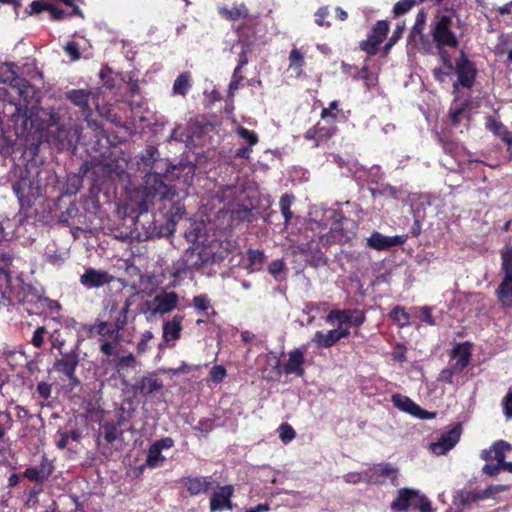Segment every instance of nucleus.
Returning a JSON list of instances; mask_svg holds the SVG:
<instances>
[{
	"label": "nucleus",
	"instance_id": "bf43d9fd",
	"mask_svg": "<svg viewBox=\"0 0 512 512\" xmlns=\"http://www.w3.org/2000/svg\"><path fill=\"white\" fill-rule=\"evenodd\" d=\"M240 73H241L240 67H236L234 69L232 79L229 83V88H228L229 96H233L234 92L238 89L239 84L243 79V77Z\"/></svg>",
	"mask_w": 512,
	"mask_h": 512
},
{
	"label": "nucleus",
	"instance_id": "774afa93",
	"mask_svg": "<svg viewBox=\"0 0 512 512\" xmlns=\"http://www.w3.org/2000/svg\"><path fill=\"white\" fill-rule=\"evenodd\" d=\"M415 508H418L421 512H432L430 501L421 494L415 504Z\"/></svg>",
	"mask_w": 512,
	"mask_h": 512
},
{
	"label": "nucleus",
	"instance_id": "8fccbe9b",
	"mask_svg": "<svg viewBox=\"0 0 512 512\" xmlns=\"http://www.w3.org/2000/svg\"><path fill=\"white\" fill-rule=\"evenodd\" d=\"M509 488H510L509 485H492V486L487 487L484 490H480V492H481L482 499L484 500V499L492 498L493 496H495L496 494H498L500 492L507 491Z\"/></svg>",
	"mask_w": 512,
	"mask_h": 512
},
{
	"label": "nucleus",
	"instance_id": "f3484780",
	"mask_svg": "<svg viewBox=\"0 0 512 512\" xmlns=\"http://www.w3.org/2000/svg\"><path fill=\"white\" fill-rule=\"evenodd\" d=\"M405 240V237L401 235L385 236L379 232L374 231L367 239V245L372 249L382 251L390 249L394 246L402 245Z\"/></svg>",
	"mask_w": 512,
	"mask_h": 512
},
{
	"label": "nucleus",
	"instance_id": "603ef678",
	"mask_svg": "<svg viewBox=\"0 0 512 512\" xmlns=\"http://www.w3.org/2000/svg\"><path fill=\"white\" fill-rule=\"evenodd\" d=\"M333 161L340 167V168H346L347 172H343L345 175L354 174L357 172V165L354 162L351 161H344L342 157L339 155L333 156Z\"/></svg>",
	"mask_w": 512,
	"mask_h": 512
},
{
	"label": "nucleus",
	"instance_id": "13d9d810",
	"mask_svg": "<svg viewBox=\"0 0 512 512\" xmlns=\"http://www.w3.org/2000/svg\"><path fill=\"white\" fill-rule=\"evenodd\" d=\"M158 156V150L153 146H149L146 148L145 154L142 156L141 159L144 165L151 166L157 160Z\"/></svg>",
	"mask_w": 512,
	"mask_h": 512
},
{
	"label": "nucleus",
	"instance_id": "72a5a7b5",
	"mask_svg": "<svg viewBox=\"0 0 512 512\" xmlns=\"http://www.w3.org/2000/svg\"><path fill=\"white\" fill-rule=\"evenodd\" d=\"M265 261V254L261 250H249L248 251V264L247 268L251 272H256L262 269Z\"/></svg>",
	"mask_w": 512,
	"mask_h": 512
},
{
	"label": "nucleus",
	"instance_id": "79ce46f5",
	"mask_svg": "<svg viewBox=\"0 0 512 512\" xmlns=\"http://www.w3.org/2000/svg\"><path fill=\"white\" fill-rule=\"evenodd\" d=\"M359 78H362L365 82V85L368 89H371L376 86L378 82V74L376 71H369L368 65L365 64L360 73Z\"/></svg>",
	"mask_w": 512,
	"mask_h": 512
},
{
	"label": "nucleus",
	"instance_id": "b1692460",
	"mask_svg": "<svg viewBox=\"0 0 512 512\" xmlns=\"http://www.w3.org/2000/svg\"><path fill=\"white\" fill-rule=\"evenodd\" d=\"M496 296L503 308H512V278L503 277L496 289Z\"/></svg>",
	"mask_w": 512,
	"mask_h": 512
},
{
	"label": "nucleus",
	"instance_id": "e2e57ef3",
	"mask_svg": "<svg viewBox=\"0 0 512 512\" xmlns=\"http://www.w3.org/2000/svg\"><path fill=\"white\" fill-rule=\"evenodd\" d=\"M379 44L376 43L373 39H371L369 36L366 40H363L360 42V48L365 51L369 55H374L378 51Z\"/></svg>",
	"mask_w": 512,
	"mask_h": 512
},
{
	"label": "nucleus",
	"instance_id": "a18cd8bd",
	"mask_svg": "<svg viewBox=\"0 0 512 512\" xmlns=\"http://www.w3.org/2000/svg\"><path fill=\"white\" fill-rule=\"evenodd\" d=\"M130 306H131V302L129 300H126L124 306L121 308V310L119 312V315L117 316V318L114 321L113 326L115 327V329L118 332L123 330L125 328V326L127 325V314L130 309Z\"/></svg>",
	"mask_w": 512,
	"mask_h": 512
},
{
	"label": "nucleus",
	"instance_id": "39448f33",
	"mask_svg": "<svg viewBox=\"0 0 512 512\" xmlns=\"http://www.w3.org/2000/svg\"><path fill=\"white\" fill-rule=\"evenodd\" d=\"M454 72L457 75V81L453 84L454 93L458 91L459 87L471 89L474 86L477 68L463 50L460 51L455 61Z\"/></svg>",
	"mask_w": 512,
	"mask_h": 512
},
{
	"label": "nucleus",
	"instance_id": "cd10ccee",
	"mask_svg": "<svg viewBox=\"0 0 512 512\" xmlns=\"http://www.w3.org/2000/svg\"><path fill=\"white\" fill-rule=\"evenodd\" d=\"M483 500L480 490H459L454 496V505L465 507L471 503Z\"/></svg>",
	"mask_w": 512,
	"mask_h": 512
},
{
	"label": "nucleus",
	"instance_id": "6e6d98bb",
	"mask_svg": "<svg viewBox=\"0 0 512 512\" xmlns=\"http://www.w3.org/2000/svg\"><path fill=\"white\" fill-rule=\"evenodd\" d=\"M415 3V0H400L394 5L393 12L396 16L402 15L409 11Z\"/></svg>",
	"mask_w": 512,
	"mask_h": 512
},
{
	"label": "nucleus",
	"instance_id": "4be33fe9",
	"mask_svg": "<svg viewBox=\"0 0 512 512\" xmlns=\"http://www.w3.org/2000/svg\"><path fill=\"white\" fill-rule=\"evenodd\" d=\"M183 320L184 316L177 314L163 324V339L166 342L176 341L180 338Z\"/></svg>",
	"mask_w": 512,
	"mask_h": 512
},
{
	"label": "nucleus",
	"instance_id": "c756f323",
	"mask_svg": "<svg viewBox=\"0 0 512 512\" xmlns=\"http://www.w3.org/2000/svg\"><path fill=\"white\" fill-rule=\"evenodd\" d=\"M439 61L442 63V67L434 68L432 73L436 81L443 83L453 74L454 64L451 56H448V63L443 58H439Z\"/></svg>",
	"mask_w": 512,
	"mask_h": 512
},
{
	"label": "nucleus",
	"instance_id": "a878e982",
	"mask_svg": "<svg viewBox=\"0 0 512 512\" xmlns=\"http://www.w3.org/2000/svg\"><path fill=\"white\" fill-rule=\"evenodd\" d=\"M234 489L231 485H225L214 492L210 499V510L212 512L223 509V504L233 495Z\"/></svg>",
	"mask_w": 512,
	"mask_h": 512
},
{
	"label": "nucleus",
	"instance_id": "7ed1b4c3",
	"mask_svg": "<svg viewBox=\"0 0 512 512\" xmlns=\"http://www.w3.org/2000/svg\"><path fill=\"white\" fill-rule=\"evenodd\" d=\"M221 257L216 253L213 245L199 246L189 248L185 251L181 259L175 264L173 276L177 278H186L193 271L199 270L204 266L214 264L220 261Z\"/></svg>",
	"mask_w": 512,
	"mask_h": 512
},
{
	"label": "nucleus",
	"instance_id": "423d86ee",
	"mask_svg": "<svg viewBox=\"0 0 512 512\" xmlns=\"http://www.w3.org/2000/svg\"><path fill=\"white\" fill-rule=\"evenodd\" d=\"M79 364L77 347L67 353H62L61 358L54 363V370L63 374L69 381L70 391L80 386V380L76 376V368Z\"/></svg>",
	"mask_w": 512,
	"mask_h": 512
},
{
	"label": "nucleus",
	"instance_id": "6e6552de",
	"mask_svg": "<svg viewBox=\"0 0 512 512\" xmlns=\"http://www.w3.org/2000/svg\"><path fill=\"white\" fill-rule=\"evenodd\" d=\"M325 321L330 325H346L360 327L366 321V315L360 309H333L325 317Z\"/></svg>",
	"mask_w": 512,
	"mask_h": 512
},
{
	"label": "nucleus",
	"instance_id": "f704fd0d",
	"mask_svg": "<svg viewBox=\"0 0 512 512\" xmlns=\"http://www.w3.org/2000/svg\"><path fill=\"white\" fill-rule=\"evenodd\" d=\"M103 436L107 443L112 444L115 440L122 436V430L119 423L105 422L102 426Z\"/></svg>",
	"mask_w": 512,
	"mask_h": 512
},
{
	"label": "nucleus",
	"instance_id": "7c9ffc66",
	"mask_svg": "<svg viewBox=\"0 0 512 512\" xmlns=\"http://www.w3.org/2000/svg\"><path fill=\"white\" fill-rule=\"evenodd\" d=\"M165 460L166 457L162 454V451L157 446L151 444L148 449L145 466L151 469L158 468L164 464Z\"/></svg>",
	"mask_w": 512,
	"mask_h": 512
},
{
	"label": "nucleus",
	"instance_id": "ddd939ff",
	"mask_svg": "<svg viewBox=\"0 0 512 512\" xmlns=\"http://www.w3.org/2000/svg\"><path fill=\"white\" fill-rule=\"evenodd\" d=\"M164 387L162 379L155 374H148L135 380L132 390L135 394L148 397L159 392Z\"/></svg>",
	"mask_w": 512,
	"mask_h": 512
},
{
	"label": "nucleus",
	"instance_id": "9b49d317",
	"mask_svg": "<svg viewBox=\"0 0 512 512\" xmlns=\"http://www.w3.org/2000/svg\"><path fill=\"white\" fill-rule=\"evenodd\" d=\"M398 468L391 463H380L366 469L368 483L381 484L385 479H391L392 484L396 485Z\"/></svg>",
	"mask_w": 512,
	"mask_h": 512
},
{
	"label": "nucleus",
	"instance_id": "f03ea898",
	"mask_svg": "<svg viewBox=\"0 0 512 512\" xmlns=\"http://www.w3.org/2000/svg\"><path fill=\"white\" fill-rule=\"evenodd\" d=\"M454 22L449 15H437L430 24V43L433 47V54L443 58L447 63L450 49L459 46V38L453 31Z\"/></svg>",
	"mask_w": 512,
	"mask_h": 512
},
{
	"label": "nucleus",
	"instance_id": "0eeeda50",
	"mask_svg": "<svg viewBox=\"0 0 512 512\" xmlns=\"http://www.w3.org/2000/svg\"><path fill=\"white\" fill-rule=\"evenodd\" d=\"M178 302L179 296L177 293L162 291L151 301L145 303V313H147L149 317L170 313L177 307Z\"/></svg>",
	"mask_w": 512,
	"mask_h": 512
},
{
	"label": "nucleus",
	"instance_id": "c9c22d12",
	"mask_svg": "<svg viewBox=\"0 0 512 512\" xmlns=\"http://www.w3.org/2000/svg\"><path fill=\"white\" fill-rule=\"evenodd\" d=\"M304 64L303 53L299 49L293 48L289 54V67L295 70L298 76H301L304 74Z\"/></svg>",
	"mask_w": 512,
	"mask_h": 512
},
{
	"label": "nucleus",
	"instance_id": "2f4dec72",
	"mask_svg": "<svg viewBox=\"0 0 512 512\" xmlns=\"http://www.w3.org/2000/svg\"><path fill=\"white\" fill-rule=\"evenodd\" d=\"M501 270L505 278H512V246L507 245L500 251Z\"/></svg>",
	"mask_w": 512,
	"mask_h": 512
},
{
	"label": "nucleus",
	"instance_id": "69168bd1",
	"mask_svg": "<svg viewBox=\"0 0 512 512\" xmlns=\"http://www.w3.org/2000/svg\"><path fill=\"white\" fill-rule=\"evenodd\" d=\"M45 333H46V329L43 326L38 327L34 331L32 339H31V344L35 348H41L42 347V345L44 343V335H45Z\"/></svg>",
	"mask_w": 512,
	"mask_h": 512
},
{
	"label": "nucleus",
	"instance_id": "5fc2aeb1",
	"mask_svg": "<svg viewBox=\"0 0 512 512\" xmlns=\"http://www.w3.org/2000/svg\"><path fill=\"white\" fill-rule=\"evenodd\" d=\"M279 438L284 443H289L295 438V431L289 424H282L279 428Z\"/></svg>",
	"mask_w": 512,
	"mask_h": 512
},
{
	"label": "nucleus",
	"instance_id": "473e14b6",
	"mask_svg": "<svg viewBox=\"0 0 512 512\" xmlns=\"http://www.w3.org/2000/svg\"><path fill=\"white\" fill-rule=\"evenodd\" d=\"M191 76L189 73L184 72L180 74L174 81L173 94L185 96L191 88Z\"/></svg>",
	"mask_w": 512,
	"mask_h": 512
},
{
	"label": "nucleus",
	"instance_id": "1a4fd4ad",
	"mask_svg": "<svg viewBox=\"0 0 512 512\" xmlns=\"http://www.w3.org/2000/svg\"><path fill=\"white\" fill-rule=\"evenodd\" d=\"M426 14L423 10L419 11L412 30L409 34V43L415 45L425 54H433V47L423 31L425 27Z\"/></svg>",
	"mask_w": 512,
	"mask_h": 512
},
{
	"label": "nucleus",
	"instance_id": "58836bf2",
	"mask_svg": "<svg viewBox=\"0 0 512 512\" xmlns=\"http://www.w3.org/2000/svg\"><path fill=\"white\" fill-rule=\"evenodd\" d=\"M14 420L9 410H0V441L4 440L13 427Z\"/></svg>",
	"mask_w": 512,
	"mask_h": 512
},
{
	"label": "nucleus",
	"instance_id": "412c9836",
	"mask_svg": "<svg viewBox=\"0 0 512 512\" xmlns=\"http://www.w3.org/2000/svg\"><path fill=\"white\" fill-rule=\"evenodd\" d=\"M184 485L192 495L207 492L212 486V479L208 476L187 477Z\"/></svg>",
	"mask_w": 512,
	"mask_h": 512
},
{
	"label": "nucleus",
	"instance_id": "2eb2a0df",
	"mask_svg": "<svg viewBox=\"0 0 512 512\" xmlns=\"http://www.w3.org/2000/svg\"><path fill=\"white\" fill-rule=\"evenodd\" d=\"M53 470L54 466L52 462L46 456H42L40 464L27 468L23 475L29 481L42 484L50 478Z\"/></svg>",
	"mask_w": 512,
	"mask_h": 512
},
{
	"label": "nucleus",
	"instance_id": "9d476101",
	"mask_svg": "<svg viewBox=\"0 0 512 512\" xmlns=\"http://www.w3.org/2000/svg\"><path fill=\"white\" fill-rule=\"evenodd\" d=\"M461 427L456 425L447 432L441 434L436 442L429 445L430 451L437 456L445 455L450 451L460 440Z\"/></svg>",
	"mask_w": 512,
	"mask_h": 512
},
{
	"label": "nucleus",
	"instance_id": "338daca9",
	"mask_svg": "<svg viewBox=\"0 0 512 512\" xmlns=\"http://www.w3.org/2000/svg\"><path fill=\"white\" fill-rule=\"evenodd\" d=\"M459 373H461V372L454 370V366L451 365L450 367L445 368L441 371V373L439 375V379L446 383L451 384V383H453V376L455 374H459Z\"/></svg>",
	"mask_w": 512,
	"mask_h": 512
},
{
	"label": "nucleus",
	"instance_id": "a19ab883",
	"mask_svg": "<svg viewBox=\"0 0 512 512\" xmlns=\"http://www.w3.org/2000/svg\"><path fill=\"white\" fill-rule=\"evenodd\" d=\"M492 451L494 453V459L498 463H502L505 460V452L510 451L512 449V446L510 443L499 440L496 441L492 446Z\"/></svg>",
	"mask_w": 512,
	"mask_h": 512
},
{
	"label": "nucleus",
	"instance_id": "0e129e2a",
	"mask_svg": "<svg viewBox=\"0 0 512 512\" xmlns=\"http://www.w3.org/2000/svg\"><path fill=\"white\" fill-rule=\"evenodd\" d=\"M38 303L42 307H46L52 314L58 313L61 309V306L58 302H56L54 300H49L48 298H45L42 296L38 297Z\"/></svg>",
	"mask_w": 512,
	"mask_h": 512
},
{
	"label": "nucleus",
	"instance_id": "aec40b11",
	"mask_svg": "<svg viewBox=\"0 0 512 512\" xmlns=\"http://www.w3.org/2000/svg\"><path fill=\"white\" fill-rule=\"evenodd\" d=\"M451 357L456 359L452 364L454 370L462 372L470 363L471 345L469 342L458 343L451 352Z\"/></svg>",
	"mask_w": 512,
	"mask_h": 512
},
{
	"label": "nucleus",
	"instance_id": "052dcab7",
	"mask_svg": "<svg viewBox=\"0 0 512 512\" xmlns=\"http://www.w3.org/2000/svg\"><path fill=\"white\" fill-rule=\"evenodd\" d=\"M136 364L137 360L132 353H127L117 358V366L120 368L135 367Z\"/></svg>",
	"mask_w": 512,
	"mask_h": 512
},
{
	"label": "nucleus",
	"instance_id": "09e8293b",
	"mask_svg": "<svg viewBox=\"0 0 512 512\" xmlns=\"http://www.w3.org/2000/svg\"><path fill=\"white\" fill-rule=\"evenodd\" d=\"M193 306L199 311H207L211 309V302L206 294H200L193 298Z\"/></svg>",
	"mask_w": 512,
	"mask_h": 512
},
{
	"label": "nucleus",
	"instance_id": "5701e85b",
	"mask_svg": "<svg viewBox=\"0 0 512 512\" xmlns=\"http://www.w3.org/2000/svg\"><path fill=\"white\" fill-rule=\"evenodd\" d=\"M13 261V255L9 252L0 253V292L4 295L10 286L9 266Z\"/></svg>",
	"mask_w": 512,
	"mask_h": 512
},
{
	"label": "nucleus",
	"instance_id": "680f3d73",
	"mask_svg": "<svg viewBox=\"0 0 512 512\" xmlns=\"http://www.w3.org/2000/svg\"><path fill=\"white\" fill-rule=\"evenodd\" d=\"M307 260L311 263V265H313L315 267L323 266V265L327 264V259L325 258L323 253L320 251L317 244L315 245V254H313Z\"/></svg>",
	"mask_w": 512,
	"mask_h": 512
},
{
	"label": "nucleus",
	"instance_id": "20e7f679",
	"mask_svg": "<svg viewBox=\"0 0 512 512\" xmlns=\"http://www.w3.org/2000/svg\"><path fill=\"white\" fill-rule=\"evenodd\" d=\"M325 217L333 220L330 226L327 241L344 243L349 241L353 235L355 224L352 220L343 217L337 210L329 209L325 211Z\"/></svg>",
	"mask_w": 512,
	"mask_h": 512
},
{
	"label": "nucleus",
	"instance_id": "ea45409f",
	"mask_svg": "<svg viewBox=\"0 0 512 512\" xmlns=\"http://www.w3.org/2000/svg\"><path fill=\"white\" fill-rule=\"evenodd\" d=\"M28 183L26 180H21L13 184V192L17 196L21 206L30 205V198L25 192Z\"/></svg>",
	"mask_w": 512,
	"mask_h": 512
},
{
	"label": "nucleus",
	"instance_id": "c85d7f7f",
	"mask_svg": "<svg viewBox=\"0 0 512 512\" xmlns=\"http://www.w3.org/2000/svg\"><path fill=\"white\" fill-rule=\"evenodd\" d=\"M91 92L86 89H73L66 93V98L83 111L90 110L88 101Z\"/></svg>",
	"mask_w": 512,
	"mask_h": 512
},
{
	"label": "nucleus",
	"instance_id": "dca6fc26",
	"mask_svg": "<svg viewBox=\"0 0 512 512\" xmlns=\"http://www.w3.org/2000/svg\"><path fill=\"white\" fill-rule=\"evenodd\" d=\"M307 352V347L302 346L300 348H296L289 352L288 361L283 367V371L287 375L294 374L297 377H302L304 375V357Z\"/></svg>",
	"mask_w": 512,
	"mask_h": 512
},
{
	"label": "nucleus",
	"instance_id": "6ab92c4d",
	"mask_svg": "<svg viewBox=\"0 0 512 512\" xmlns=\"http://www.w3.org/2000/svg\"><path fill=\"white\" fill-rule=\"evenodd\" d=\"M420 496L416 490L402 488L398 492L397 498L392 502L391 508L398 511H406L409 507H415Z\"/></svg>",
	"mask_w": 512,
	"mask_h": 512
},
{
	"label": "nucleus",
	"instance_id": "37998d69",
	"mask_svg": "<svg viewBox=\"0 0 512 512\" xmlns=\"http://www.w3.org/2000/svg\"><path fill=\"white\" fill-rule=\"evenodd\" d=\"M294 197L288 194H284L279 201V206L281 213L285 219V223L287 224L292 218V212L290 210L291 205L293 203Z\"/></svg>",
	"mask_w": 512,
	"mask_h": 512
},
{
	"label": "nucleus",
	"instance_id": "c03bdc74",
	"mask_svg": "<svg viewBox=\"0 0 512 512\" xmlns=\"http://www.w3.org/2000/svg\"><path fill=\"white\" fill-rule=\"evenodd\" d=\"M390 316L393 321H395L401 327L407 326L409 324L410 316L401 306L394 307L390 313Z\"/></svg>",
	"mask_w": 512,
	"mask_h": 512
},
{
	"label": "nucleus",
	"instance_id": "f8f14e48",
	"mask_svg": "<svg viewBox=\"0 0 512 512\" xmlns=\"http://www.w3.org/2000/svg\"><path fill=\"white\" fill-rule=\"evenodd\" d=\"M113 280L114 276L107 271L88 268L80 276L79 282L86 289H98L110 284Z\"/></svg>",
	"mask_w": 512,
	"mask_h": 512
},
{
	"label": "nucleus",
	"instance_id": "393cba45",
	"mask_svg": "<svg viewBox=\"0 0 512 512\" xmlns=\"http://www.w3.org/2000/svg\"><path fill=\"white\" fill-rule=\"evenodd\" d=\"M339 341L336 330L317 331L311 339L316 348H330Z\"/></svg>",
	"mask_w": 512,
	"mask_h": 512
},
{
	"label": "nucleus",
	"instance_id": "4c0bfd02",
	"mask_svg": "<svg viewBox=\"0 0 512 512\" xmlns=\"http://www.w3.org/2000/svg\"><path fill=\"white\" fill-rule=\"evenodd\" d=\"M96 332L104 339L118 340L120 338L119 332L115 327L107 322H100L95 326Z\"/></svg>",
	"mask_w": 512,
	"mask_h": 512
},
{
	"label": "nucleus",
	"instance_id": "a211bd4d",
	"mask_svg": "<svg viewBox=\"0 0 512 512\" xmlns=\"http://www.w3.org/2000/svg\"><path fill=\"white\" fill-rule=\"evenodd\" d=\"M259 359L265 361V366L260 369L262 378L268 381L279 380L282 373L279 357L275 353L269 352L260 356Z\"/></svg>",
	"mask_w": 512,
	"mask_h": 512
},
{
	"label": "nucleus",
	"instance_id": "49530a36",
	"mask_svg": "<svg viewBox=\"0 0 512 512\" xmlns=\"http://www.w3.org/2000/svg\"><path fill=\"white\" fill-rule=\"evenodd\" d=\"M236 131L239 137L246 141L250 147H253L259 141L258 136L255 132L249 131L248 129L242 126H239Z\"/></svg>",
	"mask_w": 512,
	"mask_h": 512
},
{
	"label": "nucleus",
	"instance_id": "864d4df0",
	"mask_svg": "<svg viewBox=\"0 0 512 512\" xmlns=\"http://www.w3.org/2000/svg\"><path fill=\"white\" fill-rule=\"evenodd\" d=\"M502 408L505 418L507 420L512 419V387L509 388L507 394L502 399Z\"/></svg>",
	"mask_w": 512,
	"mask_h": 512
},
{
	"label": "nucleus",
	"instance_id": "4468645a",
	"mask_svg": "<svg viewBox=\"0 0 512 512\" xmlns=\"http://www.w3.org/2000/svg\"><path fill=\"white\" fill-rule=\"evenodd\" d=\"M391 401L396 408L412 416L420 419H430L433 417V414L423 410L418 404L405 395L394 394L391 397Z\"/></svg>",
	"mask_w": 512,
	"mask_h": 512
},
{
	"label": "nucleus",
	"instance_id": "3c124183",
	"mask_svg": "<svg viewBox=\"0 0 512 512\" xmlns=\"http://www.w3.org/2000/svg\"><path fill=\"white\" fill-rule=\"evenodd\" d=\"M344 481L350 484H357L360 482H367L368 477L366 476V470L362 472H349L343 476Z\"/></svg>",
	"mask_w": 512,
	"mask_h": 512
},
{
	"label": "nucleus",
	"instance_id": "bb28decb",
	"mask_svg": "<svg viewBox=\"0 0 512 512\" xmlns=\"http://www.w3.org/2000/svg\"><path fill=\"white\" fill-rule=\"evenodd\" d=\"M219 15L229 21H237L248 17V9L244 4H236L231 8L219 7Z\"/></svg>",
	"mask_w": 512,
	"mask_h": 512
},
{
	"label": "nucleus",
	"instance_id": "de8ad7c7",
	"mask_svg": "<svg viewBox=\"0 0 512 512\" xmlns=\"http://www.w3.org/2000/svg\"><path fill=\"white\" fill-rule=\"evenodd\" d=\"M285 270V263L283 259H276L272 261L268 266L269 273L276 279L281 280L282 274Z\"/></svg>",
	"mask_w": 512,
	"mask_h": 512
},
{
	"label": "nucleus",
	"instance_id": "e433bc0d",
	"mask_svg": "<svg viewBox=\"0 0 512 512\" xmlns=\"http://www.w3.org/2000/svg\"><path fill=\"white\" fill-rule=\"evenodd\" d=\"M389 30V24L386 21H378L373 28L371 29L368 36L373 39L379 45L386 38L387 32Z\"/></svg>",
	"mask_w": 512,
	"mask_h": 512
},
{
	"label": "nucleus",
	"instance_id": "4d7b16f0",
	"mask_svg": "<svg viewBox=\"0 0 512 512\" xmlns=\"http://www.w3.org/2000/svg\"><path fill=\"white\" fill-rule=\"evenodd\" d=\"M210 379L214 383H220L226 377V369L222 365H215L210 370Z\"/></svg>",
	"mask_w": 512,
	"mask_h": 512
},
{
	"label": "nucleus",
	"instance_id": "f257e3e1",
	"mask_svg": "<svg viewBox=\"0 0 512 512\" xmlns=\"http://www.w3.org/2000/svg\"><path fill=\"white\" fill-rule=\"evenodd\" d=\"M144 191L148 198H158L161 202L160 209L164 210L165 225H156L151 222L145 231V238H155L171 235L177 222L184 216L185 207L177 192L164 182L163 175L148 173L144 178Z\"/></svg>",
	"mask_w": 512,
	"mask_h": 512
}]
</instances>
